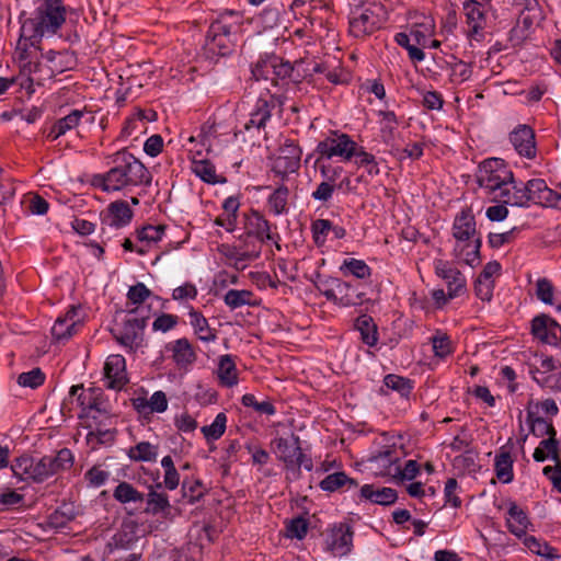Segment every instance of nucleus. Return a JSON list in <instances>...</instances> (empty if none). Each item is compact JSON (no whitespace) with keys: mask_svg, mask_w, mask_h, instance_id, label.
I'll return each instance as SVG.
<instances>
[{"mask_svg":"<svg viewBox=\"0 0 561 561\" xmlns=\"http://www.w3.org/2000/svg\"><path fill=\"white\" fill-rule=\"evenodd\" d=\"M288 195V187L280 185L268 196L267 206L275 216H279L287 211Z\"/></svg>","mask_w":561,"mask_h":561,"instance_id":"49530a36","label":"nucleus"},{"mask_svg":"<svg viewBox=\"0 0 561 561\" xmlns=\"http://www.w3.org/2000/svg\"><path fill=\"white\" fill-rule=\"evenodd\" d=\"M110 225L116 228L128 225L133 218V211L125 201H116L108 206Z\"/></svg>","mask_w":561,"mask_h":561,"instance_id":"4c0bfd02","label":"nucleus"},{"mask_svg":"<svg viewBox=\"0 0 561 561\" xmlns=\"http://www.w3.org/2000/svg\"><path fill=\"white\" fill-rule=\"evenodd\" d=\"M302 151L297 142L286 139L279 148L274 170L283 175L296 172L300 168Z\"/></svg>","mask_w":561,"mask_h":561,"instance_id":"dca6fc26","label":"nucleus"},{"mask_svg":"<svg viewBox=\"0 0 561 561\" xmlns=\"http://www.w3.org/2000/svg\"><path fill=\"white\" fill-rule=\"evenodd\" d=\"M559 451L560 443L556 436H551L539 443V446L535 449L533 457L538 462H542L548 458H551L554 461H560Z\"/></svg>","mask_w":561,"mask_h":561,"instance_id":"58836bf2","label":"nucleus"},{"mask_svg":"<svg viewBox=\"0 0 561 561\" xmlns=\"http://www.w3.org/2000/svg\"><path fill=\"white\" fill-rule=\"evenodd\" d=\"M66 22V8L62 0H44L36 9L35 16L24 22L23 32L31 31V37L54 35Z\"/></svg>","mask_w":561,"mask_h":561,"instance_id":"39448f33","label":"nucleus"},{"mask_svg":"<svg viewBox=\"0 0 561 561\" xmlns=\"http://www.w3.org/2000/svg\"><path fill=\"white\" fill-rule=\"evenodd\" d=\"M397 460V451L394 449L387 448L386 450L374 455L370 458V463L376 470V473L386 476L391 474L392 467L396 466Z\"/></svg>","mask_w":561,"mask_h":561,"instance_id":"f704fd0d","label":"nucleus"},{"mask_svg":"<svg viewBox=\"0 0 561 561\" xmlns=\"http://www.w3.org/2000/svg\"><path fill=\"white\" fill-rule=\"evenodd\" d=\"M360 496L371 503L379 505H391L397 501V492L391 488L375 489L373 484H365L360 488Z\"/></svg>","mask_w":561,"mask_h":561,"instance_id":"cd10ccee","label":"nucleus"},{"mask_svg":"<svg viewBox=\"0 0 561 561\" xmlns=\"http://www.w3.org/2000/svg\"><path fill=\"white\" fill-rule=\"evenodd\" d=\"M110 477V472L103 470L100 466H93L89 469L84 478L91 486L99 488L103 485Z\"/></svg>","mask_w":561,"mask_h":561,"instance_id":"0e129e2a","label":"nucleus"},{"mask_svg":"<svg viewBox=\"0 0 561 561\" xmlns=\"http://www.w3.org/2000/svg\"><path fill=\"white\" fill-rule=\"evenodd\" d=\"M81 327L80 308L71 306L64 316L56 319L51 328V336L56 342L64 343L71 339Z\"/></svg>","mask_w":561,"mask_h":561,"instance_id":"4468645a","label":"nucleus"},{"mask_svg":"<svg viewBox=\"0 0 561 561\" xmlns=\"http://www.w3.org/2000/svg\"><path fill=\"white\" fill-rule=\"evenodd\" d=\"M526 547L533 552L538 556L545 557L546 559H558L559 553L558 550L551 546H549L545 541H540L535 537H528L525 540Z\"/></svg>","mask_w":561,"mask_h":561,"instance_id":"5fc2aeb1","label":"nucleus"},{"mask_svg":"<svg viewBox=\"0 0 561 561\" xmlns=\"http://www.w3.org/2000/svg\"><path fill=\"white\" fill-rule=\"evenodd\" d=\"M379 115L381 116V133L383 138H392L393 131L397 129L398 119L393 112L391 111H380Z\"/></svg>","mask_w":561,"mask_h":561,"instance_id":"680f3d73","label":"nucleus"},{"mask_svg":"<svg viewBox=\"0 0 561 561\" xmlns=\"http://www.w3.org/2000/svg\"><path fill=\"white\" fill-rule=\"evenodd\" d=\"M150 295L151 291L146 287L144 283H137L136 285L129 287L127 293V299L133 305H140Z\"/></svg>","mask_w":561,"mask_h":561,"instance_id":"e2e57ef3","label":"nucleus"},{"mask_svg":"<svg viewBox=\"0 0 561 561\" xmlns=\"http://www.w3.org/2000/svg\"><path fill=\"white\" fill-rule=\"evenodd\" d=\"M506 524L508 530L512 534L517 537H522L528 529L529 519L523 508H520L516 503L511 502L507 512Z\"/></svg>","mask_w":561,"mask_h":561,"instance_id":"bb28decb","label":"nucleus"},{"mask_svg":"<svg viewBox=\"0 0 561 561\" xmlns=\"http://www.w3.org/2000/svg\"><path fill=\"white\" fill-rule=\"evenodd\" d=\"M147 317L137 316V308L127 312L122 324L111 329L114 339L129 352H135L144 341Z\"/></svg>","mask_w":561,"mask_h":561,"instance_id":"1a4fd4ad","label":"nucleus"},{"mask_svg":"<svg viewBox=\"0 0 561 561\" xmlns=\"http://www.w3.org/2000/svg\"><path fill=\"white\" fill-rule=\"evenodd\" d=\"M217 376L225 387H233L238 383V371L231 355H222L219 358Z\"/></svg>","mask_w":561,"mask_h":561,"instance_id":"2f4dec72","label":"nucleus"},{"mask_svg":"<svg viewBox=\"0 0 561 561\" xmlns=\"http://www.w3.org/2000/svg\"><path fill=\"white\" fill-rule=\"evenodd\" d=\"M113 496L121 503L141 502L144 494L138 492L130 483L121 482L114 490Z\"/></svg>","mask_w":561,"mask_h":561,"instance_id":"3c124183","label":"nucleus"},{"mask_svg":"<svg viewBox=\"0 0 561 561\" xmlns=\"http://www.w3.org/2000/svg\"><path fill=\"white\" fill-rule=\"evenodd\" d=\"M127 455L134 461H156L158 457V446L149 442H140L130 447Z\"/></svg>","mask_w":561,"mask_h":561,"instance_id":"c03bdc74","label":"nucleus"},{"mask_svg":"<svg viewBox=\"0 0 561 561\" xmlns=\"http://www.w3.org/2000/svg\"><path fill=\"white\" fill-rule=\"evenodd\" d=\"M356 486L357 482L354 479L348 478L344 472H334L329 474L320 482V488L329 492H334L342 488L351 490Z\"/></svg>","mask_w":561,"mask_h":561,"instance_id":"a19ab883","label":"nucleus"},{"mask_svg":"<svg viewBox=\"0 0 561 561\" xmlns=\"http://www.w3.org/2000/svg\"><path fill=\"white\" fill-rule=\"evenodd\" d=\"M275 103L273 99L266 100L260 98L255 104L254 110L250 114V119L245 123L244 129L251 130L252 128L261 129L265 128L266 122L270 121L272 116V108H274Z\"/></svg>","mask_w":561,"mask_h":561,"instance_id":"5701e85b","label":"nucleus"},{"mask_svg":"<svg viewBox=\"0 0 561 561\" xmlns=\"http://www.w3.org/2000/svg\"><path fill=\"white\" fill-rule=\"evenodd\" d=\"M188 151L193 154L192 158V171L193 173L209 184H216L219 182L218 175L216 173L215 165L207 159H197V157L202 156V150H194L193 148H188Z\"/></svg>","mask_w":561,"mask_h":561,"instance_id":"a878e982","label":"nucleus"},{"mask_svg":"<svg viewBox=\"0 0 561 561\" xmlns=\"http://www.w3.org/2000/svg\"><path fill=\"white\" fill-rule=\"evenodd\" d=\"M69 399L71 402L76 401L82 409L80 417L95 420L98 414L103 416L110 414V404L100 388L84 389L82 385H75L70 388Z\"/></svg>","mask_w":561,"mask_h":561,"instance_id":"0eeeda50","label":"nucleus"},{"mask_svg":"<svg viewBox=\"0 0 561 561\" xmlns=\"http://www.w3.org/2000/svg\"><path fill=\"white\" fill-rule=\"evenodd\" d=\"M170 351L172 352L173 362L180 368L186 369L192 366L197 358L194 347L185 337L175 340L171 343Z\"/></svg>","mask_w":561,"mask_h":561,"instance_id":"b1692460","label":"nucleus"},{"mask_svg":"<svg viewBox=\"0 0 561 561\" xmlns=\"http://www.w3.org/2000/svg\"><path fill=\"white\" fill-rule=\"evenodd\" d=\"M556 369V360L551 356L540 357L539 366L530 368V374L536 382L541 386L552 388L550 385L551 376L546 374Z\"/></svg>","mask_w":561,"mask_h":561,"instance_id":"a18cd8bd","label":"nucleus"},{"mask_svg":"<svg viewBox=\"0 0 561 561\" xmlns=\"http://www.w3.org/2000/svg\"><path fill=\"white\" fill-rule=\"evenodd\" d=\"M560 333V324L548 314L541 313L531 320V334L545 344L557 345Z\"/></svg>","mask_w":561,"mask_h":561,"instance_id":"f3484780","label":"nucleus"},{"mask_svg":"<svg viewBox=\"0 0 561 561\" xmlns=\"http://www.w3.org/2000/svg\"><path fill=\"white\" fill-rule=\"evenodd\" d=\"M308 531V522L302 517H297L290 520L287 526V536L290 538L302 539Z\"/></svg>","mask_w":561,"mask_h":561,"instance_id":"69168bd1","label":"nucleus"},{"mask_svg":"<svg viewBox=\"0 0 561 561\" xmlns=\"http://www.w3.org/2000/svg\"><path fill=\"white\" fill-rule=\"evenodd\" d=\"M254 294L248 289H229L225 296L224 301L230 309H238L243 306H253Z\"/></svg>","mask_w":561,"mask_h":561,"instance_id":"37998d69","label":"nucleus"},{"mask_svg":"<svg viewBox=\"0 0 561 561\" xmlns=\"http://www.w3.org/2000/svg\"><path fill=\"white\" fill-rule=\"evenodd\" d=\"M265 65H267L265 66L266 72L272 71L275 75L273 77V85L275 87L288 79L294 71V67L289 61H284L276 55L266 56Z\"/></svg>","mask_w":561,"mask_h":561,"instance_id":"7c9ffc66","label":"nucleus"},{"mask_svg":"<svg viewBox=\"0 0 561 561\" xmlns=\"http://www.w3.org/2000/svg\"><path fill=\"white\" fill-rule=\"evenodd\" d=\"M114 167L104 174L94 175L92 183L104 192L130 190L136 186H149L151 173L145 164L126 150L113 156Z\"/></svg>","mask_w":561,"mask_h":561,"instance_id":"f257e3e1","label":"nucleus"},{"mask_svg":"<svg viewBox=\"0 0 561 561\" xmlns=\"http://www.w3.org/2000/svg\"><path fill=\"white\" fill-rule=\"evenodd\" d=\"M178 316L162 313L152 323L153 331L168 332L178 324Z\"/></svg>","mask_w":561,"mask_h":561,"instance_id":"774afa93","label":"nucleus"},{"mask_svg":"<svg viewBox=\"0 0 561 561\" xmlns=\"http://www.w3.org/2000/svg\"><path fill=\"white\" fill-rule=\"evenodd\" d=\"M480 238L458 240L454 248V255L459 261H462L470 266H476L480 263Z\"/></svg>","mask_w":561,"mask_h":561,"instance_id":"4be33fe9","label":"nucleus"},{"mask_svg":"<svg viewBox=\"0 0 561 561\" xmlns=\"http://www.w3.org/2000/svg\"><path fill=\"white\" fill-rule=\"evenodd\" d=\"M453 236L456 241L479 238L477 236L474 216L469 209H463L456 216L453 225Z\"/></svg>","mask_w":561,"mask_h":561,"instance_id":"393cba45","label":"nucleus"},{"mask_svg":"<svg viewBox=\"0 0 561 561\" xmlns=\"http://www.w3.org/2000/svg\"><path fill=\"white\" fill-rule=\"evenodd\" d=\"M42 57L46 61V67L49 71L48 77L53 78L59 73L65 72L66 70L71 69L72 57L68 53H59L54 50H48L43 54Z\"/></svg>","mask_w":561,"mask_h":561,"instance_id":"c85d7f7f","label":"nucleus"},{"mask_svg":"<svg viewBox=\"0 0 561 561\" xmlns=\"http://www.w3.org/2000/svg\"><path fill=\"white\" fill-rule=\"evenodd\" d=\"M355 157L358 159L356 163L359 167H365L367 169L368 174H379V168L375 157L371 153L365 151L363 147L358 146L357 153L355 154Z\"/></svg>","mask_w":561,"mask_h":561,"instance_id":"052dcab7","label":"nucleus"},{"mask_svg":"<svg viewBox=\"0 0 561 561\" xmlns=\"http://www.w3.org/2000/svg\"><path fill=\"white\" fill-rule=\"evenodd\" d=\"M355 328L359 332L363 343L370 347L378 343V329L370 316H359L355 321Z\"/></svg>","mask_w":561,"mask_h":561,"instance_id":"473e14b6","label":"nucleus"},{"mask_svg":"<svg viewBox=\"0 0 561 561\" xmlns=\"http://www.w3.org/2000/svg\"><path fill=\"white\" fill-rule=\"evenodd\" d=\"M430 341L436 357L446 358L454 351L450 337L446 332L436 330L435 334L430 339Z\"/></svg>","mask_w":561,"mask_h":561,"instance_id":"de8ad7c7","label":"nucleus"},{"mask_svg":"<svg viewBox=\"0 0 561 561\" xmlns=\"http://www.w3.org/2000/svg\"><path fill=\"white\" fill-rule=\"evenodd\" d=\"M85 114L84 111L73 110L67 116L58 119L49 129L47 138L51 141L58 139L69 130L77 127L80 123L81 117Z\"/></svg>","mask_w":561,"mask_h":561,"instance_id":"c756f323","label":"nucleus"},{"mask_svg":"<svg viewBox=\"0 0 561 561\" xmlns=\"http://www.w3.org/2000/svg\"><path fill=\"white\" fill-rule=\"evenodd\" d=\"M524 183H517L515 179L506 181L501 188L489 196L490 202L505 205L527 207L526 194L523 190Z\"/></svg>","mask_w":561,"mask_h":561,"instance_id":"6ab92c4d","label":"nucleus"},{"mask_svg":"<svg viewBox=\"0 0 561 561\" xmlns=\"http://www.w3.org/2000/svg\"><path fill=\"white\" fill-rule=\"evenodd\" d=\"M510 140L519 156L534 159L537 153L535 133L528 125L517 126L510 135Z\"/></svg>","mask_w":561,"mask_h":561,"instance_id":"412c9836","label":"nucleus"},{"mask_svg":"<svg viewBox=\"0 0 561 561\" xmlns=\"http://www.w3.org/2000/svg\"><path fill=\"white\" fill-rule=\"evenodd\" d=\"M513 459L507 450L501 449V451L495 456L494 459V469L497 479L503 483H510L513 481Z\"/></svg>","mask_w":561,"mask_h":561,"instance_id":"e433bc0d","label":"nucleus"},{"mask_svg":"<svg viewBox=\"0 0 561 561\" xmlns=\"http://www.w3.org/2000/svg\"><path fill=\"white\" fill-rule=\"evenodd\" d=\"M435 273L445 280L449 298L461 296L466 293V277L449 262L437 259L434 261Z\"/></svg>","mask_w":561,"mask_h":561,"instance_id":"2eb2a0df","label":"nucleus"},{"mask_svg":"<svg viewBox=\"0 0 561 561\" xmlns=\"http://www.w3.org/2000/svg\"><path fill=\"white\" fill-rule=\"evenodd\" d=\"M514 2L520 10L525 25L529 26L534 21L540 19V9L537 0H514Z\"/></svg>","mask_w":561,"mask_h":561,"instance_id":"603ef678","label":"nucleus"},{"mask_svg":"<svg viewBox=\"0 0 561 561\" xmlns=\"http://www.w3.org/2000/svg\"><path fill=\"white\" fill-rule=\"evenodd\" d=\"M327 549L334 556L347 554L353 546V531L350 526L340 524L333 527L325 539Z\"/></svg>","mask_w":561,"mask_h":561,"instance_id":"aec40b11","label":"nucleus"},{"mask_svg":"<svg viewBox=\"0 0 561 561\" xmlns=\"http://www.w3.org/2000/svg\"><path fill=\"white\" fill-rule=\"evenodd\" d=\"M45 375L39 368H34L30 371L22 373L18 378V382L20 386L30 387L32 389L43 385Z\"/></svg>","mask_w":561,"mask_h":561,"instance_id":"13d9d810","label":"nucleus"},{"mask_svg":"<svg viewBox=\"0 0 561 561\" xmlns=\"http://www.w3.org/2000/svg\"><path fill=\"white\" fill-rule=\"evenodd\" d=\"M510 180H513V172L504 160L490 158L479 164L477 182L488 197Z\"/></svg>","mask_w":561,"mask_h":561,"instance_id":"6e6552de","label":"nucleus"},{"mask_svg":"<svg viewBox=\"0 0 561 561\" xmlns=\"http://www.w3.org/2000/svg\"><path fill=\"white\" fill-rule=\"evenodd\" d=\"M554 286L546 277L538 278L536 282V296L537 298L547 305L553 304Z\"/></svg>","mask_w":561,"mask_h":561,"instance_id":"6e6d98bb","label":"nucleus"},{"mask_svg":"<svg viewBox=\"0 0 561 561\" xmlns=\"http://www.w3.org/2000/svg\"><path fill=\"white\" fill-rule=\"evenodd\" d=\"M164 226H146L138 232L140 241L158 242L164 233Z\"/></svg>","mask_w":561,"mask_h":561,"instance_id":"338daca9","label":"nucleus"},{"mask_svg":"<svg viewBox=\"0 0 561 561\" xmlns=\"http://www.w3.org/2000/svg\"><path fill=\"white\" fill-rule=\"evenodd\" d=\"M245 239L243 244L234 249V253L229 257L234 259V266L237 268H244L245 265H240L241 262L255 260L260 256L262 245L266 241L278 239L277 233H272V225L270 221L255 209H251L244 216Z\"/></svg>","mask_w":561,"mask_h":561,"instance_id":"7ed1b4c3","label":"nucleus"},{"mask_svg":"<svg viewBox=\"0 0 561 561\" xmlns=\"http://www.w3.org/2000/svg\"><path fill=\"white\" fill-rule=\"evenodd\" d=\"M358 145L350 135L341 131H331V134L317 145L319 158L317 162L324 159L340 158L342 161H351L357 153Z\"/></svg>","mask_w":561,"mask_h":561,"instance_id":"9d476101","label":"nucleus"},{"mask_svg":"<svg viewBox=\"0 0 561 561\" xmlns=\"http://www.w3.org/2000/svg\"><path fill=\"white\" fill-rule=\"evenodd\" d=\"M341 271L344 274H351L360 279L368 278L371 275V268L363 260L357 259L345 260Z\"/></svg>","mask_w":561,"mask_h":561,"instance_id":"8fccbe9b","label":"nucleus"},{"mask_svg":"<svg viewBox=\"0 0 561 561\" xmlns=\"http://www.w3.org/2000/svg\"><path fill=\"white\" fill-rule=\"evenodd\" d=\"M207 48L219 56H226L231 51V25L225 23L222 19L214 21L206 35Z\"/></svg>","mask_w":561,"mask_h":561,"instance_id":"ddd939ff","label":"nucleus"},{"mask_svg":"<svg viewBox=\"0 0 561 561\" xmlns=\"http://www.w3.org/2000/svg\"><path fill=\"white\" fill-rule=\"evenodd\" d=\"M523 190L527 198V207L530 204L543 207H560L561 193L548 187L542 179H531L524 183Z\"/></svg>","mask_w":561,"mask_h":561,"instance_id":"9b49d317","label":"nucleus"},{"mask_svg":"<svg viewBox=\"0 0 561 561\" xmlns=\"http://www.w3.org/2000/svg\"><path fill=\"white\" fill-rule=\"evenodd\" d=\"M383 383L387 388L397 391L403 398H408L413 388L410 379L393 374L387 375L383 379Z\"/></svg>","mask_w":561,"mask_h":561,"instance_id":"864d4df0","label":"nucleus"},{"mask_svg":"<svg viewBox=\"0 0 561 561\" xmlns=\"http://www.w3.org/2000/svg\"><path fill=\"white\" fill-rule=\"evenodd\" d=\"M169 496L165 493H159L151 490L147 495V506L145 513L150 515H167L170 511Z\"/></svg>","mask_w":561,"mask_h":561,"instance_id":"79ce46f5","label":"nucleus"},{"mask_svg":"<svg viewBox=\"0 0 561 561\" xmlns=\"http://www.w3.org/2000/svg\"><path fill=\"white\" fill-rule=\"evenodd\" d=\"M272 448L276 458L284 463L286 480H298L301 468L312 470V459L302 451L298 435L291 433L289 437H276L272 442Z\"/></svg>","mask_w":561,"mask_h":561,"instance_id":"20e7f679","label":"nucleus"},{"mask_svg":"<svg viewBox=\"0 0 561 561\" xmlns=\"http://www.w3.org/2000/svg\"><path fill=\"white\" fill-rule=\"evenodd\" d=\"M331 228L332 222L328 219H317L312 222L311 231L317 245H322L325 242Z\"/></svg>","mask_w":561,"mask_h":561,"instance_id":"bf43d9fd","label":"nucleus"},{"mask_svg":"<svg viewBox=\"0 0 561 561\" xmlns=\"http://www.w3.org/2000/svg\"><path fill=\"white\" fill-rule=\"evenodd\" d=\"M472 68L469 64L457 60L450 65V80L454 83H461L470 79Z\"/></svg>","mask_w":561,"mask_h":561,"instance_id":"4d7b16f0","label":"nucleus"},{"mask_svg":"<svg viewBox=\"0 0 561 561\" xmlns=\"http://www.w3.org/2000/svg\"><path fill=\"white\" fill-rule=\"evenodd\" d=\"M226 424L227 415L220 412L216 415L214 422L210 425L203 426L201 432L207 440H217L225 434Z\"/></svg>","mask_w":561,"mask_h":561,"instance_id":"09e8293b","label":"nucleus"},{"mask_svg":"<svg viewBox=\"0 0 561 561\" xmlns=\"http://www.w3.org/2000/svg\"><path fill=\"white\" fill-rule=\"evenodd\" d=\"M104 377L107 388L122 390L128 382L126 360L121 354H112L104 364Z\"/></svg>","mask_w":561,"mask_h":561,"instance_id":"a211bd4d","label":"nucleus"},{"mask_svg":"<svg viewBox=\"0 0 561 561\" xmlns=\"http://www.w3.org/2000/svg\"><path fill=\"white\" fill-rule=\"evenodd\" d=\"M337 305L348 307L363 301V293H359L351 283L336 279Z\"/></svg>","mask_w":561,"mask_h":561,"instance_id":"72a5a7b5","label":"nucleus"},{"mask_svg":"<svg viewBox=\"0 0 561 561\" xmlns=\"http://www.w3.org/2000/svg\"><path fill=\"white\" fill-rule=\"evenodd\" d=\"M73 465V455L70 449L62 448L56 456H44L39 459L21 456L12 463L15 477L24 481L43 482L49 477L70 469Z\"/></svg>","mask_w":561,"mask_h":561,"instance_id":"f03ea898","label":"nucleus"},{"mask_svg":"<svg viewBox=\"0 0 561 561\" xmlns=\"http://www.w3.org/2000/svg\"><path fill=\"white\" fill-rule=\"evenodd\" d=\"M380 19L370 8H356L351 12L348 32L356 38H365L379 30Z\"/></svg>","mask_w":561,"mask_h":561,"instance_id":"f8f14e48","label":"nucleus"},{"mask_svg":"<svg viewBox=\"0 0 561 561\" xmlns=\"http://www.w3.org/2000/svg\"><path fill=\"white\" fill-rule=\"evenodd\" d=\"M190 324L193 327L195 334L202 341L209 342L216 339V333L210 329L207 319L195 309L188 312Z\"/></svg>","mask_w":561,"mask_h":561,"instance_id":"ea45409f","label":"nucleus"},{"mask_svg":"<svg viewBox=\"0 0 561 561\" xmlns=\"http://www.w3.org/2000/svg\"><path fill=\"white\" fill-rule=\"evenodd\" d=\"M527 423L530 427V433L536 437L557 436V431L550 420L537 415L535 412L527 411Z\"/></svg>","mask_w":561,"mask_h":561,"instance_id":"c9c22d12","label":"nucleus"},{"mask_svg":"<svg viewBox=\"0 0 561 561\" xmlns=\"http://www.w3.org/2000/svg\"><path fill=\"white\" fill-rule=\"evenodd\" d=\"M491 0H465L461 12L467 26L466 35L470 43L482 42L489 25Z\"/></svg>","mask_w":561,"mask_h":561,"instance_id":"423d86ee","label":"nucleus"}]
</instances>
